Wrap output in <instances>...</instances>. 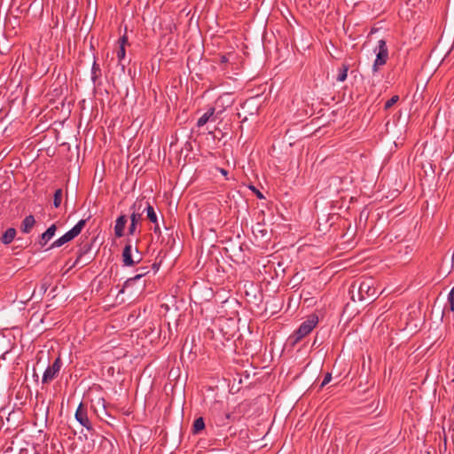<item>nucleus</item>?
<instances>
[{
  "instance_id": "20e7f679",
  "label": "nucleus",
  "mask_w": 454,
  "mask_h": 454,
  "mask_svg": "<svg viewBox=\"0 0 454 454\" xmlns=\"http://www.w3.org/2000/svg\"><path fill=\"white\" fill-rule=\"evenodd\" d=\"M359 300L363 301L365 299L373 298L377 292L375 287L373 286L372 279H364L359 283L357 287Z\"/></svg>"
},
{
  "instance_id": "412c9836",
  "label": "nucleus",
  "mask_w": 454,
  "mask_h": 454,
  "mask_svg": "<svg viewBox=\"0 0 454 454\" xmlns=\"http://www.w3.org/2000/svg\"><path fill=\"white\" fill-rule=\"evenodd\" d=\"M63 191L61 188L57 189L53 195V205L57 208L60 206L62 202Z\"/></svg>"
},
{
  "instance_id": "c85d7f7f",
  "label": "nucleus",
  "mask_w": 454,
  "mask_h": 454,
  "mask_svg": "<svg viewBox=\"0 0 454 454\" xmlns=\"http://www.w3.org/2000/svg\"><path fill=\"white\" fill-rule=\"evenodd\" d=\"M227 61V58L225 56H222L221 58V62H226Z\"/></svg>"
},
{
  "instance_id": "7c9ffc66",
  "label": "nucleus",
  "mask_w": 454,
  "mask_h": 454,
  "mask_svg": "<svg viewBox=\"0 0 454 454\" xmlns=\"http://www.w3.org/2000/svg\"><path fill=\"white\" fill-rule=\"evenodd\" d=\"M230 416H231V415H230V413H226V414L224 415L225 419H230Z\"/></svg>"
},
{
  "instance_id": "a878e982",
  "label": "nucleus",
  "mask_w": 454,
  "mask_h": 454,
  "mask_svg": "<svg viewBox=\"0 0 454 454\" xmlns=\"http://www.w3.org/2000/svg\"><path fill=\"white\" fill-rule=\"evenodd\" d=\"M137 226V224H133L130 223V224L129 226V230H128L129 235H134L136 233Z\"/></svg>"
},
{
  "instance_id": "1a4fd4ad",
  "label": "nucleus",
  "mask_w": 454,
  "mask_h": 454,
  "mask_svg": "<svg viewBox=\"0 0 454 454\" xmlns=\"http://www.w3.org/2000/svg\"><path fill=\"white\" fill-rule=\"evenodd\" d=\"M145 208H146V216H147L148 220L154 224L153 232L155 234L160 235L161 230L160 227L158 216L154 210V207L148 201V203H146V205H145Z\"/></svg>"
},
{
  "instance_id": "473e14b6",
  "label": "nucleus",
  "mask_w": 454,
  "mask_h": 454,
  "mask_svg": "<svg viewBox=\"0 0 454 454\" xmlns=\"http://www.w3.org/2000/svg\"><path fill=\"white\" fill-rule=\"evenodd\" d=\"M0 53L4 54V51H2V50H0Z\"/></svg>"
},
{
  "instance_id": "9b49d317",
  "label": "nucleus",
  "mask_w": 454,
  "mask_h": 454,
  "mask_svg": "<svg viewBox=\"0 0 454 454\" xmlns=\"http://www.w3.org/2000/svg\"><path fill=\"white\" fill-rule=\"evenodd\" d=\"M57 231V226L55 223L51 224L40 237L38 239V244L41 247L46 246V244L53 238L55 232Z\"/></svg>"
},
{
  "instance_id": "39448f33",
  "label": "nucleus",
  "mask_w": 454,
  "mask_h": 454,
  "mask_svg": "<svg viewBox=\"0 0 454 454\" xmlns=\"http://www.w3.org/2000/svg\"><path fill=\"white\" fill-rule=\"evenodd\" d=\"M148 203L147 200L144 199L137 200L130 207L131 215H130V223L133 224H137L142 220V215L145 212H146L145 205Z\"/></svg>"
},
{
  "instance_id": "6ab92c4d",
  "label": "nucleus",
  "mask_w": 454,
  "mask_h": 454,
  "mask_svg": "<svg viewBox=\"0 0 454 454\" xmlns=\"http://www.w3.org/2000/svg\"><path fill=\"white\" fill-rule=\"evenodd\" d=\"M348 68L349 67L347 64H343L341 67L339 68V74L336 78L338 82H342L347 79Z\"/></svg>"
},
{
  "instance_id": "2eb2a0df",
  "label": "nucleus",
  "mask_w": 454,
  "mask_h": 454,
  "mask_svg": "<svg viewBox=\"0 0 454 454\" xmlns=\"http://www.w3.org/2000/svg\"><path fill=\"white\" fill-rule=\"evenodd\" d=\"M90 250V244L86 243V244L82 245L77 252V258L74 263V266L80 265V264H82V266L86 265L87 262H82V259L83 255L86 254Z\"/></svg>"
},
{
  "instance_id": "c756f323",
  "label": "nucleus",
  "mask_w": 454,
  "mask_h": 454,
  "mask_svg": "<svg viewBox=\"0 0 454 454\" xmlns=\"http://www.w3.org/2000/svg\"><path fill=\"white\" fill-rule=\"evenodd\" d=\"M256 194H257L258 198H260V199L262 198V193L259 191H256Z\"/></svg>"
},
{
  "instance_id": "4be33fe9",
  "label": "nucleus",
  "mask_w": 454,
  "mask_h": 454,
  "mask_svg": "<svg viewBox=\"0 0 454 454\" xmlns=\"http://www.w3.org/2000/svg\"><path fill=\"white\" fill-rule=\"evenodd\" d=\"M147 272H148L147 270H143V271H140V273L134 276L133 278H128L124 283V287H127V286H130L131 284H133L134 282H136L137 280L140 279L143 276L146 275Z\"/></svg>"
},
{
  "instance_id": "dca6fc26",
  "label": "nucleus",
  "mask_w": 454,
  "mask_h": 454,
  "mask_svg": "<svg viewBox=\"0 0 454 454\" xmlns=\"http://www.w3.org/2000/svg\"><path fill=\"white\" fill-rule=\"evenodd\" d=\"M16 230L14 228H8L1 237V242L4 245H9L13 241L16 236Z\"/></svg>"
},
{
  "instance_id": "5701e85b",
  "label": "nucleus",
  "mask_w": 454,
  "mask_h": 454,
  "mask_svg": "<svg viewBox=\"0 0 454 454\" xmlns=\"http://www.w3.org/2000/svg\"><path fill=\"white\" fill-rule=\"evenodd\" d=\"M399 100V96L395 95L390 99H388L384 106L385 110H388L391 108L397 101Z\"/></svg>"
},
{
  "instance_id": "bb28decb",
  "label": "nucleus",
  "mask_w": 454,
  "mask_h": 454,
  "mask_svg": "<svg viewBox=\"0 0 454 454\" xmlns=\"http://www.w3.org/2000/svg\"><path fill=\"white\" fill-rule=\"evenodd\" d=\"M381 65H376V61L374 60V63H373V66H372V71L374 73L378 72L379 70V67H380Z\"/></svg>"
},
{
  "instance_id": "393cba45",
  "label": "nucleus",
  "mask_w": 454,
  "mask_h": 454,
  "mask_svg": "<svg viewBox=\"0 0 454 454\" xmlns=\"http://www.w3.org/2000/svg\"><path fill=\"white\" fill-rule=\"evenodd\" d=\"M332 380V374L327 372L320 385V388H323L326 384H328Z\"/></svg>"
},
{
  "instance_id": "f03ea898",
  "label": "nucleus",
  "mask_w": 454,
  "mask_h": 454,
  "mask_svg": "<svg viewBox=\"0 0 454 454\" xmlns=\"http://www.w3.org/2000/svg\"><path fill=\"white\" fill-rule=\"evenodd\" d=\"M317 323L318 317L317 315L312 314L309 316L308 318L303 323H301L300 327L294 332V343L299 342L302 338L310 333L312 330L317 326Z\"/></svg>"
},
{
  "instance_id": "f257e3e1",
  "label": "nucleus",
  "mask_w": 454,
  "mask_h": 454,
  "mask_svg": "<svg viewBox=\"0 0 454 454\" xmlns=\"http://www.w3.org/2000/svg\"><path fill=\"white\" fill-rule=\"evenodd\" d=\"M87 220L82 219L80 220L71 230L66 232L63 236L56 239L49 247V249L59 247L64 244L73 240L76 238L82 231L86 224Z\"/></svg>"
},
{
  "instance_id": "0eeeda50",
  "label": "nucleus",
  "mask_w": 454,
  "mask_h": 454,
  "mask_svg": "<svg viewBox=\"0 0 454 454\" xmlns=\"http://www.w3.org/2000/svg\"><path fill=\"white\" fill-rule=\"evenodd\" d=\"M75 419L88 431H93V427L88 418L87 410L82 403H80L75 411Z\"/></svg>"
},
{
  "instance_id": "aec40b11",
  "label": "nucleus",
  "mask_w": 454,
  "mask_h": 454,
  "mask_svg": "<svg viewBox=\"0 0 454 454\" xmlns=\"http://www.w3.org/2000/svg\"><path fill=\"white\" fill-rule=\"evenodd\" d=\"M204 427H205L204 419H203V418L200 417V418L196 419L193 423L192 432H193V434H198L200 431L204 429Z\"/></svg>"
},
{
  "instance_id": "7ed1b4c3",
  "label": "nucleus",
  "mask_w": 454,
  "mask_h": 454,
  "mask_svg": "<svg viewBox=\"0 0 454 454\" xmlns=\"http://www.w3.org/2000/svg\"><path fill=\"white\" fill-rule=\"evenodd\" d=\"M142 260V254L137 247L134 248L131 245V240L128 239L122 251V262L124 266H134Z\"/></svg>"
},
{
  "instance_id": "423d86ee",
  "label": "nucleus",
  "mask_w": 454,
  "mask_h": 454,
  "mask_svg": "<svg viewBox=\"0 0 454 454\" xmlns=\"http://www.w3.org/2000/svg\"><path fill=\"white\" fill-rule=\"evenodd\" d=\"M62 363L60 357H57L53 364L44 371L42 382L43 384H48L52 381L59 374Z\"/></svg>"
},
{
  "instance_id": "a211bd4d",
  "label": "nucleus",
  "mask_w": 454,
  "mask_h": 454,
  "mask_svg": "<svg viewBox=\"0 0 454 454\" xmlns=\"http://www.w3.org/2000/svg\"><path fill=\"white\" fill-rule=\"evenodd\" d=\"M101 76V69L99 67V65L97 64L96 61L93 62L92 67H91V80L94 84L97 83V81Z\"/></svg>"
},
{
  "instance_id": "cd10ccee",
  "label": "nucleus",
  "mask_w": 454,
  "mask_h": 454,
  "mask_svg": "<svg viewBox=\"0 0 454 454\" xmlns=\"http://www.w3.org/2000/svg\"><path fill=\"white\" fill-rule=\"evenodd\" d=\"M99 402H101V403H102V406H103V408H104V412H105V414H106V416H109V414H108V413L106 412V411L105 400H104V399H100V400H99Z\"/></svg>"
},
{
  "instance_id": "2f4dec72",
  "label": "nucleus",
  "mask_w": 454,
  "mask_h": 454,
  "mask_svg": "<svg viewBox=\"0 0 454 454\" xmlns=\"http://www.w3.org/2000/svg\"><path fill=\"white\" fill-rule=\"evenodd\" d=\"M221 172L223 174V175H227V171L224 170V169H221Z\"/></svg>"
},
{
  "instance_id": "f3484780",
  "label": "nucleus",
  "mask_w": 454,
  "mask_h": 454,
  "mask_svg": "<svg viewBox=\"0 0 454 454\" xmlns=\"http://www.w3.org/2000/svg\"><path fill=\"white\" fill-rule=\"evenodd\" d=\"M128 43V39L126 35L121 36L119 39L120 47L117 51V58L119 61H121L125 58L126 51H125V45Z\"/></svg>"
},
{
  "instance_id": "6e6552de",
  "label": "nucleus",
  "mask_w": 454,
  "mask_h": 454,
  "mask_svg": "<svg viewBox=\"0 0 454 454\" xmlns=\"http://www.w3.org/2000/svg\"><path fill=\"white\" fill-rule=\"evenodd\" d=\"M376 51V65H385L388 59V50L385 40L381 39L378 42V46L375 49V51Z\"/></svg>"
},
{
  "instance_id": "ddd939ff",
  "label": "nucleus",
  "mask_w": 454,
  "mask_h": 454,
  "mask_svg": "<svg viewBox=\"0 0 454 454\" xmlns=\"http://www.w3.org/2000/svg\"><path fill=\"white\" fill-rule=\"evenodd\" d=\"M35 224V217L32 215H27L21 223V231L23 233H29Z\"/></svg>"
},
{
  "instance_id": "9d476101",
  "label": "nucleus",
  "mask_w": 454,
  "mask_h": 454,
  "mask_svg": "<svg viewBox=\"0 0 454 454\" xmlns=\"http://www.w3.org/2000/svg\"><path fill=\"white\" fill-rule=\"evenodd\" d=\"M233 103H234V98L232 97V94L225 93V94H223L222 96H220L216 99L215 106H216V107L221 108L219 111V114H221L228 107H231Z\"/></svg>"
},
{
  "instance_id": "4468645a",
  "label": "nucleus",
  "mask_w": 454,
  "mask_h": 454,
  "mask_svg": "<svg viewBox=\"0 0 454 454\" xmlns=\"http://www.w3.org/2000/svg\"><path fill=\"white\" fill-rule=\"evenodd\" d=\"M215 112V107H210L201 117L199 118L197 121V126L202 127L204 126L207 121H214L213 117Z\"/></svg>"
},
{
  "instance_id": "b1692460",
  "label": "nucleus",
  "mask_w": 454,
  "mask_h": 454,
  "mask_svg": "<svg viewBox=\"0 0 454 454\" xmlns=\"http://www.w3.org/2000/svg\"><path fill=\"white\" fill-rule=\"evenodd\" d=\"M448 303L450 306V310L454 311V286L451 288L450 292L448 294Z\"/></svg>"
},
{
  "instance_id": "f8f14e48",
  "label": "nucleus",
  "mask_w": 454,
  "mask_h": 454,
  "mask_svg": "<svg viewBox=\"0 0 454 454\" xmlns=\"http://www.w3.org/2000/svg\"><path fill=\"white\" fill-rule=\"evenodd\" d=\"M127 223V218L124 215H120L116 221L114 225V235L117 238H121L124 235V229Z\"/></svg>"
}]
</instances>
